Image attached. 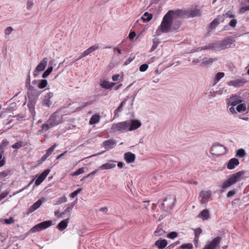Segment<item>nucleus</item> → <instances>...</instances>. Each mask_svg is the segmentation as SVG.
Returning a JSON list of instances; mask_svg holds the SVG:
<instances>
[{
  "label": "nucleus",
  "instance_id": "nucleus-32",
  "mask_svg": "<svg viewBox=\"0 0 249 249\" xmlns=\"http://www.w3.org/2000/svg\"><path fill=\"white\" fill-rule=\"evenodd\" d=\"M68 219H65L61 221L57 225L58 229L62 231L65 229L68 226Z\"/></svg>",
  "mask_w": 249,
  "mask_h": 249
},
{
  "label": "nucleus",
  "instance_id": "nucleus-3",
  "mask_svg": "<svg viewBox=\"0 0 249 249\" xmlns=\"http://www.w3.org/2000/svg\"><path fill=\"white\" fill-rule=\"evenodd\" d=\"M244 175V171H239L231 175L229 178L225 180L221 185L222 189H226L237 182L240 181Z\"/></svg>",
  "mask_w": 249,
  "mask_h": 249
},
{
  "label": "nucleus",
  "instance_id": "nucleus-5",
  "mask_svg": "<svg viewBox=\"0 0 249 249\" xmlns=\"http://www.w3.org/2000/svg\"><path fill=\"white\" fill-rule=\"evenodd\" d=\"M47 122L49 123L51 127H53L62 123V116L56 111L50 116Z\"/></svg>",
  "mask_w": 249,
  "mask_h": 249
},
{
  "label": "nucleus",
  "instance_id": "nucleus-43",
  "mask_svg": "<svg viewBox=\"0 0 249 249\" xmlns=\"http://www.w3.org/2000/svg\"><path fill=\"white\" fill-rule=\"evenodd\" d=\"M67 197L66 196H63V197L58 198L57 201H56L55 202V203H54V205H59L62 203L66 202H67Z\"/></svg>",
  "mask_w": 249,
  "mask_h": 249
},
{
  "label": "nucleus",
  "instance_id": "nucleus-16",
  "mask_svg": "<svg viewBox=\"0 0 249 249\" xmlns=\"http://www.w3.org/2000/svg\"><path fill=\"white\" fill-rule=\"evenodd\" d=\"M98 48V45L97 44L90 47L81 54V55L79 56V58H82L83 57L88 56V55L92 53L93 52L97 50Z\"/></svg>",
  "mask_w": 249,
  "mask_h": 249
},
{
  "label": "nucleus",
  "instance_id": "nucleus-40",
  "mask_svg": "<svg viewBox=\"0 0 249 249\" xmlns=\"http://www.w3.org/2000/svg\"><path fill=\"white\" fill-rule=\"evenodd\" d=\"M236 109L238 112H241L246 111V107L244 104L241 103L237 106Z\"/></svg>",
  "mask_w": 249,
  "mask_h": 249
},
{
  "label": "nucleus",
  "instance_id": "nucleus-50",
  "mask_svg": "<svg viewBox=\"0 0 249 249\" xmlns=\"http://www.w3.org/2000/svg\"><path fill=\"white\" fill-rule=\"evenodd\" d=\"M56 146V144L54 143L50 148H49L47 150L46 153L48 154V155L50 156L52 154V153L53 152V150L54 149V148H55Z\"/></svg>",
  "mask_w": 249,
  "mask_h": 249
},
{
  "label": "nucleus",
  "instance_id": "nucleus-58",
  "mask_svg": "<svg viewBox=\"0 0 249 249\" xmlns=\"http://www.w3.org/2000/svg\"><path fill=\"white\" fill-rule=\"evenodd\" d=\"M153 17H147L146 18H145L144 17H141V19L143 20V22H148L150 21Z\"/></svg>",
  "mask_w": 249,
  "mask_h": 249
},
{
  "label": "nucleus",
  "instance_id": "nucleus-7",
  "mask_svg": "<svg viewBox=\"0 0 249 249\" xmlns=\"http://www.w3.org/2000/svg\"><path fill=\"white\" fill-rule=\"evenodd\" d=\"M226 148L222 145L215 143L211 148V152L213 155L219 156L226 153Z\"/></svg>",
  "mask_w": 249,
  "mask_h": 249
},
{
  "label": "nucleus",
  "instance_id": "nucleus-55",
  "mask_svg": "<svg viewBox=\"0 0 249 249\" xmlns=\"http://www.w3.org/2000/svg\"><path fill=\"white\" fill-rule=\"evenodd\" d=\"M177 235H178V234L177 232L173 231V232H171L170 233H169L168 234L167 237L171 239H174L175 238H176L177 236Z\"/></svg>",
  "mask_w": 249,
  "mask_h": 249
},
{
  "label": "nucleus",
  "instance_id": "nucleus-17",
  "mask_svg": "<svg viewBox=\"0 0 249 249\" xmlns=\"http://www.w3.org/2000/svg\"><path fill=\"white\" fill-rule=\"evenodd\" d=\"M53 93L52 92H49L47 93L45 96L43 101V105L47 107H50L52 104V102L51 101L50 99L53 96Z\"/></svg>",
  "mask_w": 249,
  "mask_h": 249
},
{
  "label": "nucleus",
  "instance_id": "nucleus-19",
  "mask_svg": "<svg viewBox=\"0 0 249 249\" xmlns=\"http://www.w3.org/2000/svg\"><path fill=\"white\" fill-rule=\"evenodd\" d=\"M135 159V155L130 152H126L124 155V159L128 163H131L134 162Z\"/></svg>",
  "mask_w": 249,
  "mask_h": 249
},
{
  "label": "nucleus",
  "instance_id": "nucleus-42",
  "mask_svg": "<svg viewBox=\"0 0 249 249\" xmlns=\"http://www.w3.org/2000/svg\"><path fill=\"white\" fill-rule=\"evenodd\" d=\"M23 142L22 141H18L12 145V147L14 149H19L22 147Z\"/></svg>",
  "mask_w": 249,
  "mask_h": 249
},
{
  "label": "nucleus",
  "instance_id": "nucleus-29",
  "mask_svg": "<svg viewBox=\"0 0 249 249\" xmlns=\"http://www.w3.org/2000/svg\"><path fill=\"white\" fill-rule=\"evenodd\" d=\"M209 211L208 210H204L199 213L198 217L201 218L203 220H205L209 218Z\"/></svg>",
  "mask_w": 249,
  "mask_h": 249
},
{
  "label": "nucleus",
  "instance_id": "nucleus-10",
  "mask_svg": "<svg viewBox=\"0 0 249 249\" xmlns=\"http://www.w3.org/2000/svg\"><path fill=\"white\" fill-rule=\"evenodd\" d=\"M41 93V91L35 88L33 86L29 85L28 89V95L30 100H36L39 95Z\"/></svg>",
  "mask_w": 249,
  "mask_h": 249
},
{
  "label": "nucleus",
  "instance_id": "nucleus-15",
  "mask_svg": "<svg viewBox=\"0 0 249 249\" xmlns=\"http://www.w3.org/2000/svg\"><path fill=\"white\" fill-rule=\"evenodd\" d=\"M142 125L140 121L137 120H133L131 122L129 121V131L134 130L139 128Z\"/></svg>",
  "mask_w": 249,
  "mask_h": 249
},
{
  "label": "nucleus",
  "instance_id": "nucleus-27",
  "mask_svg": "<svg viewBox=\"0 0 249 249\" xmlns=\"http://www.w3.org/2000/svg\"><path fill=\"white\" fill-rule=\"evenodd\" d=\"M165 233V231L163 229V226L159 225L155 231L154 235L156 236H163Z\"/></svg>",
  "mask_w": 249,
  "mask_h": 249
},
{
  "label": "nucleus",
  "instance_id": "nucleus-53",
  "mask_svg": "<svg viewBox=\"0 0 249 249\" xmlns=\"http://www.w3.org/2000/svg\"><path fill=\"white\" fill-rule=\"evenodd\" d=\"M34 5L33 0H27V8L28 10L31 9Z\"/></svg>",
  "mask_w": 249,
  "mask_h": 249
},
{
  "label": "nucleus",
  "instance_id": "nucleus-11",
  "mask_svg": "<svg viewBox=\"0 0 249 249\" xmlns=\"http://www.w3.org/2000/svg\"><path fill=\"white\" fill-rule=\"evenodd\" d=\"M212 195L211 190H202L199 195V197L200 198V201L202 203H205L208 201L209 198L211 197Z\"/></svg>",
  "mask_w": 249,
  "mask_h": 249
},
{
  "label": "nucleus",
  "instance_id": "nucleus-4",
  "mask_svg": "<svg viewBox=\"0 0 249 249\" xmlns=\"http://www.w3.org/2000/svg\"><path fill=\"white\" fill-rule=\"evenodd\" d=\"M128 126L129 121H126L113 124L111 126V130L113 133H124L129 131Z\"/></svg>",
  "mask_w": 249,
  "mask_h": 249
},
{
  "label": "nucleus",
  "instance_id": "nucleus-39",
  "mask_svg": "<svg viewBox=\"0 0 249 249\" xmlns=\"http://www.w3.org/2000/svg\"><path fill=\"white\" fill-rule=\"evenodd\" d=\"M74 203H73L68 204V207L64 212V214H68V215L70 216L71 214V211L72 209Z\"/></svg>",
  "mask_w": 249,
  "mask_h": 249
},
{
  "label": "nucleus",
  "instance_id": "nucleus-9",
  "mask_svg": "<svg viewBox=\"0 0 249 249\" xmlns=\"http://www.w3.org/2000/svg\"><path fill=\"white\" fill-rule=\"evenodd\" d=\"M48 61V58L44 57L40 61L33 72L35 77L37 76L38 72H42L45 69L47 66Z\"/></svg>",
  "mask_w": 249,
  "mask_h": 249
},
{
  "label": "nucleus",
  "instance_id": "nucleus-14",
  "mask_svg": "<svg viewBox=\"0 0 249 249\" xmlns=\"http://www.w3.org/2000/svg\"><path fill=\"white\" fill-rule=\"evenodd\" d=\"M50 170L49 169H47L43 171L36 178L35 181V184L36 186L40 185L43 180L45 179L46 177L49 174Z\"/></svg>",
  "mask_w": 249,
  "mask_h": 249
},
{
  "label": "nucleus",
  "instance_id": "nucleus-59",
  "mask_svg": "<svg viewBox=\"0 0 249 249\" xmlns=\"http://www.w3.org/2000/svg\"><path fill=\"white\" fill-rule=\"evenodd\" d=\"M153 17H147L146 18H145L144 17H141V19L143 20V22H148L150 21Z\"/></svg>",
  "mask_w": 249,
  "mask_h": 249
},
{
  "label": "nucleus",
  "instance_id": "nucleus-38",
  "mask_svg": "<svg viewBox=\"0 0 249 249\" xmlns=\"http://www.w3.org/2000/svg\"><path fill=\"white\" fill-rule=\"evenodd\" d=\"M53 67L52 66L49 67L43 73L42 77L43 78L47 77L49 74L52 72Z\"/></svg>",
  "mask_w": 249,
  "mask_h": 249
},
{
  "label": "nucleus",
  "instance_id": "nucleus-54",
  "mask_svg": "<svg viewBox=\"0 0 249 249\" xmlns=\"http://www.w3.org/2000/svg\"><path fill=\"white\" fill-rule=\"evenodd\" d=\"M148 67V66L147 64H144L142 65L140 67V71L142 72H144L146 71Z\"/></svg>",
  "mask_w": 249,
  "mask_h": 249
},
{
  "label": "nucleus",
  "instance_id": "nucleus-12",
  "mask_svg": "<svg viewBox=\"0 0 249 249\" xmlns=\"http://www.w3.org/2000/svg\"><path fill=\"white\" fill-rule=\"evenodd\" d=\"M246 82V80L244 79H236L228 82V85L236 88H239L243 86Z\"/></svg>",
  "mask_w": 249,
  "mask_h": 249
},
{
  "label": "nucleus",
  "instance_id": "nucleus-35",
  "mask_svg": "<svg viewBox=\"0 0 249 249\" xmlns=\"http://www.w3.org/2000/svg\"><path fill=\"white\" fill-rule=\"evenodd\" d=\"M48 85V82L46 80L42 79L39 80L37 87L39 89H43L45 88Z\"/></svg>",
  "mask_w": 249,
  "mask_h": 249
},
{
  "label": "nucleus",
  "instance_id": "nucleus-46",
  "mask_svg": "<svg viewBox=\"0 0 249 249\" xmlns=\"http://www.w3.org/2000/svg\"><path fill=\"white\" fill-rule=\"evenodd\" d=\"M83 173H84V168H80L78 169L76 171L73 173L72 176H78V175H79L81 174H82Z\"/></svg>",
  "mask_w": 249,
  "mask_h": 249
},
{
  "label": "nucleus",
  "instance_id": "nucleus-21",
  "mask_svg": "<svg viewBox=\"0 0 249 249\" xmlns=\"http://www.w3.org/2000/svg\"><path fill=\"white\" fill-rule=\"evenodd\" d=\"M116 145L115 141L110 139L108 140L105 141L103 142V146L107 150H109L113 148Z\"/></svg>",
  "mask_w": 249,
  "mask_h": 249
},
{
  "label": "nucleus",
  "instance_id": "nucleus-44",
  "mask_svg": "<svg viewBox=\"0 0 249 249\" xmlns=\"http://www.w3.org/2000/svg\"><path fill=\"white\" fill-rule=\"evenodd\" d=\"M9 144V142L6 139H4L0 143V150L3 149L4 148Z\"/></svg>",
  "mask_w": 249,
  "mask_h": 249
},
{
  "label": "nucleus",
  "instance_id": "nucleus-8",
  "mask_svg": "<svg viewBox=\"0 0 249 249\" xmlns=\"http://www.w3.org/2000/svg\"><path fill=\"white\" fill-rule=\"evenodd\" d=\"M176 201V198L174 197H169L164 199L161 205V209L165 211L172 209L175 204Z\"/></svg>",
  "mask_w": 249,
  "mask_h": 249
},
{
  "label": "nucleus",
  "instance_id": "nucleus-20",
  "mask_svg": "<svg viewBox=\"0 0 249 249\" xmlns=\"http://www.w3.org/2000/svg\"><path fill=\"white\" fill-rule=\"evenodd\" d=\"M239 164V161L238 159L235 158H232L229 160L227 164V168L230 170H232Z\"/></svg>",
  "mask_w": 249,
  "mask_h": 249
},
{
  "label": "nucleus",
  "instance_id": "nucleus-2",
  "mask_svg": "<svg viewBox=\"0 0 249 249\" xmlns=\"http://www.w3.org/2000/svg\"><path fill=\"white\" fill-rule=\"evenodd\" d=\"M200 14V10L195 9H176L169 10L164 16H197Z\"/></svg>",
  "mask_w": 249,
  "mask_h": 249
},
{
  "label": "nucleus",
  "instance_id": "nucleus-31",
  "mask_svg": "<svg viewBox=\"0 0 249 249\" xmlns=\"http://www.w3.org/2000/svg\"><path fill=\"white\" fill-rule=\"evenodd\" d=\"M213 49L214 50H217L216 43H212V44H210L208 45H206V46H203L202 47L198 48L196 50H197V51H201L202 50H206V49Z\"/></svg>",
  "mask_w": 249,
  "mask_h": 249
},
{
  "label": "nucleus",
  "instance_id": "nucleus-45",
  "mask_svg": "<svg viewBox=\"0 0 249 249\" xmlns=\"http://www.w3.org/2000/svg\"><path fill=\"white\" fill-rule=\"evenodd\" d=\"M247 11H249V6H245L241 7L239 9V13L240 14H244Z\"/></svg>",
  "mask_w": 249,
  "mask_h": 249
},
{
  "label": "nucleus",
  "instance_id": "nucleus-64",
  "mask_svg": "<svg viewBox=\"0 0 249 249\" xmlns=\"http://www.w3.org/2000/svg\"><path fill=\"white\" fill-rule=\"evenodd\" d=\"M135 36H136V34H135V32H132L129 33L128 37L130 40H132Z\"/></svg>",
  "mask_w": 249,
  "mask_h": 249
},
{
  "label": "nucleus",
  "instance_id": "nucleus-41",
  "mask_svg": "<svg viewBox=\"0 0 249 249\" xmlns=\"http://www.w3.org/2000/svg\"><path fill=\"white\" fill-rule=\"evenodd\" d=\"M245 155V151L244 149L241 148L236 151V156L240 158L243 157Z\"/></svg>",
  "mask_w": 249,
  "mask_h": 249
},
{
  "label": "nucleus",
  "instance_id": "nucleus-60",
  "mask_svg": "<svg viewBox=\"0 0 249 249\" xmlns=\"http://www.w3.org/2000/svg\"><path fill=\"white\" fill-rule=\"evenodd\" d=\"M28 106L29 107V108L30 110V111L33 113V112L35 113V110H34V107L33 104L32 103H29L28 104Z\"/></svg>",
  "mask_w": 249,
  "mask_h": 249
},
{
  "label": "nucleus",
  "instance_id": "nucleus-6",
  "mask_svg": "<svg viewBox=\"0 0 249 249\" xmlns=\"http://www.w3.org/2000/svg\"><path fill=\"white\" fill-rule=\"evenodd\" d=\"M234 40L231 37H227L220 42H216L217 50H225L231 47Z\"/></svg>",
  "mask_w": 249,
  "mask_h": 249
},
{
  "label": "nucleus",
  "instance_id": "nucleus-52",
  "mask_svg": "<svg viewBox=\"0 0 249 249\" xmlns=\"http://www.w3.org/2000/svg\"><path fill=\"white\" fill-rule=\"evenodd\" d=\"M82 191V189H79L77 190L74 191L72 193L70 194V196L72 198L75 197L79 193H80Z\"/></svg>",
  "mask_w": 249,
  "mask_h": 249
},
{
  "label": "nucleus",
  "instance_id": "nucleus-22",
  "mask_svg": "<svg viewBox=\"0 0 249 249\" xmlns=\"http://www.w3.org/2000/svg\"><path fill=\"white\" fill-rule=\"evenodd\" d=\"M91 104V102H87L86 103H81L80 104H79L78 103L75 102L73 103L72 105L74 107H76V111H79L82 109V108L85 107H86Z\"/></svg>",
  "mask_w": 249,
  "mask_h": 249
},
{
  "label": "nucleus",
  "instance_id": "nucleus-1",
  "mask_svg": "<svg viewBox=\"0 0 249 249\" xmlns=\"http://www.w3.org/2000/svg\"><path fill=\"white\" fill-rule=\"evenodd\" d=\"M178 17H163L160 25L156 32V35L160 36L162 33H168L177 30L180 26L181 22Z\"/></svg>",
  "mask_w": 249,
  "mask_h": 249
},
{
  "label": "nucleus",
  "instance_id": "nucleus-34",
  "mask_svg": "<svg viewBox=\"0 0 249 249\" xmlns=\"http://www.w3.org/2000/svg\"><path fill=\"white\" fill-rule=\"evenodd\" d=\"M100 116L99 115L95 114L93 115L89 121V124H93L96 123H97L100 121Z\"/></svg>",
  "mask_w": 249,
  "mask_h": 249
},
{
  "label": "nucleus",
  "instance_id": "nucleus-51",
  "mask_svg": "<svg viewBox=\"0 0 249 249\" xmlns=\"http://www.w3.org/2000/svg\"><path fill=\"white\" fill-rule=\"evenodd\" d=\"M236 194V190L235 189H233L232 190L230 191L227 195V197H232Z\"/></svg>",
  "mask_w": 249,
  "mask_h": 249
},
{
  "label": "nucleus",
  "instance_id": "nucleus-49",
  "mask_svg": "<svg viewBox=\"0 0 249 249\" xmlns=\"http://www.w3.org/2000/svg\"><path fill=\"white\" fill-rule=\"evenodd\" d=\"M50 128H51L50 126L49 123H47L46 124H44L42 125V130L41 131H47Z\"/></svg>",
  "mask_w": 249,
  "mask_h": 249
},
{
  "label": "nucleus",
  "instance_id": "nucleus-56",
  "mask_svg": "<svg viewBox=\"0 0 249 249\" xmlns=\"http://www.w3.org/2000/svg\"><path fill=\"white\" fill-rule=\"evenodd\" d=\"M15 221L14 219L11 217L8 219H6L4 220V223L6 224H11L13 223H14Z\"/></svg>",
  "mask_w": 249,
  "mask_h": 249
},
{
  "label": "nucleus",
  "instance_id": "nucleus-13",
  "mask_svg": "<svg viewBox=\"0 0 249 249\" xmlns=\"http://www.w3.org/2000/svg\"><path fill=\"white\" fill-rule=\"evenodd\" d=\"M221 240L220 237H217L214 238L208 245H206L203 249H214L220 243Z\"/></svg>",
  "mask_w": 249,
  "mask_h": 249
},
{
  "label": "nucleus",
  "instance_id": "nucleus-48",
  "mask_svg": "<svg viewBox=\"0 0 249 249\" xmlns=\"http://www.w3.org/2000/svg\"><path fill=\"white\" fill-rule=\"evenodd\" d=\"M39 226L38 224L34 226L30 230L32 232H36L40 231Z\"/></svg>",
  "mask_w": 249,
  "mask_h": 249
},
{
  "label": "nucleus",
  "instance_id": "nucleus-28",
  "mask_svg": "<svg viewBox=\"0 0 249 249\" xmlns=\"http://www.w3.org/2000/svg\"><path fill=\"white\" fill-rule=\"evenodd\" d=\"M216 58L204 57L202 59L201 64L205 66H208L211 65L213 62L216 61Z\"/></svg>",
  "mask_w": 249,
  "mask_h": 249
},
{
  "label": "nucleus",
  "instance_id": "nucleus-47",
  "mask_svg": "<svg viewBox=\"0 0 249 249\" xmlns=\"http://www.w3.org/2000/svg\"><path fill=\"white\" fill-rule=\"evenodd\" d=\"M13 31V28L11 27H7L4 31V34L5 36H9L10 34H11Z\"/></svg>",
  "mask_w": 249,
  "mask_h": 249
},
{
  "label": "nucleus",
  "instance_id": "nucleus-63",
  "mask_svg": "<svg viewBox=\"0 0 249 249\" xmlns=\"http://www.w3.org/2000/svg\"><path fill=\"white\" fill-rule=\"evenodd\" d=\"M5 160L2 159V155H0V167L3 166L5 164Z\"/></svg>",
  "mask_w": 249,
  "mask_h": 249
},
{
  "label": "nucleus",
  "instance_id": "nucleus-26",
  "mask_svg": "<svg viewBox=\"0 0 249 249\" xmlns=\"http://www.w3.org/2000/svg\"><path fill=\"white\" fill-rule=\"evenodd\" d=\"M115 85V83L113 82H110L107 81H103L100 83V86L102 88L105 89H109L112 88Z\"/></svg>",
  "mask_w": 249,
  "mask_h": 249
},
{
  "label": "nucleus",
  "instance_id": "nucleus-24",
  "mask_svg": "<svg viewBox=\"0 0 249 249\" xmlns=\"http://www.w3.org/2000/svg\"><path fill=\"white\" fill-rule=\"evenodd\" d=\"M167 245V241L165 239H160L156 241L155 245L158 247L159 249H164Z\"/></svg>",
  "mask_w": 249,
  "mask_h": 249
},
{
  "label": "nucleus",
  "instance_id": "nucleus-33",
  "mask_svg": "<svg viewBox=\"0 0 249 249\" xmlns=\"http://www.w3.org/2000/svg\"><path fill=\"white\" fill-rule=\"evenodd\" d=\"M237 23V20L234 18H232L230 22H229V25L225 26L223 29V30L226 31V30H229V26L234 28L235 27L236 24Z\"/></svg>",
  "mask_w": 249,
  "mask_h": 249
},
{
  "label": "nucleus",
  "instance_id": "nucleus-61",
  "mask_svg": "<svg viewBox=\"0 0 249 249\" xmlns=\"http://www.w3.org/2000/svg\"><path fill=\"white\" fill-rule=\"evenodd\" d=\"M113 52L115 53H117L118 54H120L122 53V50L119 47H116L114 48Z\"/></svg>",
  "mask_w": 249,
  "mask_h": 249
},
{
  "label": "nucleus",
  "instance_id": "nucleus-36",
  "mask_svg": "<svg viewBox=\"0 0 249 249\" xmlns=\"http://www.w3.org/2000/svg\"><path fill=\"white\" fill-rule=\"evenodd\" d=\"M225 75V74L223 72H218L214 77V84H216L219 81V80L222 78Z\"/></svg>",
  "mask_w": 249,
  "mask_h": 249
},
{
  "label": "nucleus",
  "instance_id": "nucleus-57",
  "mask_svg": "<svg viewBox=\"0 0 249 249\" xmlns=\"http://www.w3.org/2000/svg\"><path fill=\"white\" fill-rule=\"evenodd\" d=\"M202 230L199 228L195 230V235L196 238L198 237L199 235L201 233Z\"/></svg>",
  "mask_w": 249,
  "mask_h": 249
},
{
  "label": "nucleus",
  "instance_id": "nucleus-37",
  "mask_svg": "<svg viewBox=\"0 0 249 249\" xmlns=\"http://www.w3.org/2000/svg\"><path fill=\"white\" fill-rule=\"evenodd\" d=\"M220 18H215L211 23L210 24V28L211 29H214L219 23H220Z\"/></svg>",
  "mask_w": 249,
  "mask_h": 249
},
{
  "label": "nucleus",
  "instance_id": "nucleus-30",
  "mask_svg": "<svg viewBox=\"0 0 249 249\" xmlns=\"http://www.w3.org/2000/svg\"><path fill=\"white\" fill-rule=\"evenodd\" d=\"M52 221L51 220L45 221L38 224L40 230H44L52 225Z\"/></svg>",
  "mask_w": 249,
  "mask_h": 249
},
{
  "label": "nucleus",
  "instance_id": "nucleus-62",
  "mask_svg": "<svg viewBox=\"0 0 249 249\" xmlns=\"http://www.w3.org/2000/svg\"><path fill=\"white\" fill-rule=\"evenodd\" d=\"M9 175L7 171H3L0 173V178H4Z\"/></svg>",
  "mask_w": 249,
  "mask_h": 249
},
{
  "label": "nucleus",
  "instance_id": "nucleus-18",
  "mask_svg": "<svg viewBox=\"0 0 249 249\" xmlns=\"http://www.w3.org/2000/svg\"><path fill=\"white\" fill-rule=\"evenodd\" d=\"M117 161L110 160L109 162L102 165L100 167V170H108L114 168L116 167Z\"/></svg>",
  "mask_w": 249,
  "mask_h": 249
},
{
  "label": "nucleus",
  "instance_id": "nucleus-23",
  "mask_svg": "<svg viewBox=\"0 0 249 249\" xmlns=\"http://www.w3.org/2000/svg\"><path fill=\"white\" fill-rule=\"evenodd\" d=\"M42 204V201L38 200L36 203L33 204L28 210V214L31 213L38 209Z\"/></svg>",
  "mask_w": 249,
  "mask_h": 249
},
{
  "label": "nucleus",
  "instance_id": "nucleus-25",
  "mask_svg": "<svg viewBox=\"0 0 249 249\" xmlns=\"http://www.w3.org/2000/svg\"><path fill=\"white\" fill-rule=\"evenodd\" d=\"M242 101L241 100H236L234 96H232L228 99V104L229 105L235 107L238 105V104L242 103Z\"/></svg>",
  "mask_w": 249,
  "mask_h": 249
}]
</instances>
